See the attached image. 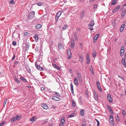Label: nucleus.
Listing matches in <instances>:
<instances>
[{
	"label": "nucleus",
	"mask_w": 126,
	"mask_h": 126,
	"mask_svg": "<svg viewBox=\"0 0 126 126\" xmlns=\"http://www.w3.org/2000/svg\"><path fill=\"white\" fill-rule=\"evenodd\" d=\"M21 116L19 115H17L14 117L12 118L11 119V122H14L17 120H19L21 118Z\"/></svg>",
	"instance_id": "f257e3e1"
},
{
	"label": "nucleus",
	"mask_w": 126,
	"mask_h": 126,
	"mask_svg": "<svg viewBox=\"0 0 126 126\" xmlns=\"http://www.w3.org/2000/svg\"><path fill=\"white\" fill-rule=\"evenodd\" d=\"M42 64H40L39 65H38L37 64L36 62L35 63V66L38 70L40 71H43L44 70V69L41 66Z\"/></svg>",
	"instance_id": "f03ea898"
},
{
	"label": "nucleus",
	"mask_w": 126,
	"mask_h": 126,
	"mask_svg": "<svg viewBox=\"0 0 126 126\" xmlns=\"http://www.w3.org/2000/svg\"><path fill=\"white\" fill-rule=\"evenodd\" d=\"M35 14V12L34 11H32L31 13L28 15V18H29L30 19H32L34 16Z\"/></svg>",
	"instance_id": "7ed1b4c3"
},
{
	"label": "nucleus",
	"mask_w": 126,
	"mask_h": 126,
	"mask_svg": "<svg viewBox=\"0 0 126 126\" xmlns=\"http://www.w3.org/2000/svg\"><path fill=\"white\" fill-rule=\"evenodd\" d=\"M120 7V5H118L112 10V12L114 13H115L116 11H118Z\"/></svg>",
	"instance_id": "20e7f679"
},
{
	"label": "nucleus",
	"mask_w": 126,
	"mask_h": 126,
	"mask_svg": "<svg viewBox=\"0 0 126 126\" xmlns=\"http://www.w3.org/2000/svg\"><path fill=\"white\" fill-rule=\"evenodd\" d=\"M107 99L109 101L110 103L112 102V99L111 97V95L110 94H109L107 95Z\"/></svg>",
	"instance_id": "39448f33"
},
{
	"label": "nucleus",
	"mask_w": 126,
	"mask_h": 126,
	"mask_svg": "<svg viewBox=\"0 0 126 126\" xmlns=\"http://www.w3.org/2000/svg\"><path fill=\"white\" fill-rule=\"evenodd\" d=\"M67 53L68 55V59H70L71 57V52L70 50L69 49L67 50Z\"/></svg>",
	"instance_id": "423d86ee"
},
{
	"label": "nucleus",
	"mask_w": 126,
	"mask_h": 126,
	"mask_svg": "<svg viewBox=\"0 0 126 126\" xmlns=\"http://www.w3.org/2000/svg\"><path fill=\"white\" fill-rule=\"evenodd\" d=\"M96 84L98 88V89H99V91L100 92H102V91L101 87L100 86V84L99 82L98 81H97L96 82Z\"/></svg>",
	"instance_id": "0eeeda50"
},
{
	"label": "nucleus",
	"mask_w": 126,
	"mask_h": 126,
	"mask_svg": "<svg viewBox=\"0 0 126 126\" xmlns=\"http://www.w3.org/2000/svg\"><path fill=\"white\" fill-rule=\"evenodd\" d=\"M77 77L78 79V80L79 82L82 81V79L80 73H78L77 75Z\"/></svg>",
	"instance_id": "6e6552de"
},
{
	"label": "nucleus",
	"mask_w": 126,
	"mask_h": 126,
	"mask_svg": "<svg viewBox=\"0 0 126 126\" xmlns=\"http://www.w3.org/2000/svg\"><path fill=\"white\" fill-rule=\"evenodd\" d=\"M99 36V34H96L95 35L94 37L93 40L94 42H96L97 40L98 39Z\"/></svg>",
	"instance_id": "1a4fd4ad"
},
{
	"label": "nucleus",
	"mask_w": 126,
	"mask_h": 126,
	"mask_svg": "<svg viewBox=\"0 0 126 126\" xmlns=\"http://www.w3.org/2000/svg\"><path fill=\"white\" fill-rule=\"evenodd\" d=\"M52 98L53 100L56 101H59L61 99L60 98L55 96H53L52 97Z\"/></svg>",
	"instance_id": "9d476101"
},
{
	"label": "nucleus",
	"mask_w": 126,
	"mask_h": 126,
	"mask_svg": "<svg viewBox=\"0 0 126 126\" xmlns=\"http://www.w3.org/2000/svg\"><path fill=\"white\" fill-rule=\"evenodd\" d=\"M42 106L43 109H47L48 108L47 105L45 103L42 104Z\"/></svg>",
	"instance_id": "9b49d317"
},
{
	"label": "nucleus",
	"mask_w": 126,
	"mask_h": 126,
	"mask_svg": "<svg viewBox=\"0 0 126 126\" xmlns=\"http://www.w3.org/2000/svg\"><path fill=\"white\" fill-rule=\"evenodd\" d=\"M20 79L24 82L27 83L28 84H29L28 82L26 80V79H25L24 77H23L21 76L20 78Z\"/></svg>",
	"instance_id": "f8f14e48"
},
{
	"label": "nucleus",
	"mask_w": 126,
	"mask_h": 126,
	"mask_svg": "<svg viewBox=\"0 0 126 126\" xmlns=\"http://www.w3.org/2000/svg\"><path fill=\"white\" fill-rule=\"evenodd\" d=\"M86 63L89 64V63L90 62V59L89 58V55L87 54L86 57Z\"/></svg>",
	"instance_id": "ddd939ff"
},
{
	"label": "nucleus",
	"mask_w": 126,
	"mask_h": 126,
	"mask_svg": "<svg viewBox=\"0 0 126 126\" xmlns=\"http://www.w3.org/2000/svg\"><path fill=\"white\" fill-rule=\"evenodd\" d=\"M75 41L74 40L72 39L71 40V47L72 48H73L75 46Z\"/></svg>",
	"instance_id": "4468645a"
},
{
	"label": "nucleus",
	"mask_w": 126,
	"mask_h": 126,
	"mask_svg": "<svg viewBox=\"0 0 126 126\" xmlns=\"http://www.w3.org/2000/svg\"><path fill=\"white\" fill-rule=\"evenodd\" d=\"M122 63L124 65V66L126 68V63L124 58H122Z\"/></svg>",
	"instance_id": "2eb2a0df"
},
{
	"label": "nucleus",
	"mask_w": 126,
	"mask_h": 126,
	"mask_svg": "<svg viewBox=\"0 0 126 126\" xmlns=\"http://www.w3.org/2000/svg\"><path fill=\"white\" fill-rule=\"evenodd\" d=\"M125 26L126 25L125 24H122L121 25L120 29V32H121L123 31V29Z\"/></svg>",
	"instance_id": "dca6fc26"
},
{
	"label": "nucleus",
	"mask_w": 126,
	"mask_h": 126,
	"mask_svg": "<svg viewBox=\"0 0 126 126\" xmlns=\"http://www.w3.org/2000/svg\"><path fill=\"white\" fill-rule=\"evenodd\" d=\"M74 82L75 85L77 86L79 85L78 79L77 78H75L74 80Z\"/></svg>",
	"instance_id": "f3484780"
},
{
	"label": "nucleus",
	"mask_w": 126,
	"mask_h": 126,
	"mask_svg": "<svg viewBox=\"0 0 126 126\" xmlns=\"http://www.w3.org/2000/svg\"><path fill=\"white\" fill-rule=\"evenodd\" d=\"M71 89L72 93L73 94H74V91L73 90V85L72 82L70 83Z\"/></svg>",
	"instance_id": "a211bd4d"
},
{
	"label": "nucleus",
	"mask_w": 126,
	"mask_h": 126,
	"mask_svg": "<svg viewBox=\"0 0 126 126\" xmlns=\"http://www.w3.org/2000/svg\"><path fill=\"white\" fill-rule=\"evenodd\" d=\"M36 120V117L35 116H33L30 119V121L33 122H34Z\"/></svg>",
	"instance_id": "6ab92c4d"
},
{
	"label": "nucleus",
	"mask_w": 126,
	"mask_h": 126,
	"mask_svg": "<svg viewBox=\"0 0 126 126\" xmlns=\"http://www.w3.org/2000/svg\"><path fill=\"white\" fill-rule=\"evenodd\" d=\"M33 37L35 39V40L36 42L38 41L39 38L38 37V35L37 34H36Z\"/></svg>",
	"instance_id": "aec40b11"
},
{
	"label": "nucleus",
	"mask_w": 126,
	"mask_h": 126,
	"mask_svg": "<svg viewBox=\"0 0 126 126\" xmlns=\"http://www.w3.org/2000/svg\"><path fill=\"white\" fill-rule=\"evenodd\" d=\"M29 43H27L26 45L25 51H27L29 49Z\"/></svg>",
	"instance_id": "412c9836"
},
{
	"label": "nucleus",
	"mask_w": 126,
	"mask_h": 126,
	"mask_svg": "<svg viewBox=\"0 0 126 126\" xmlns=\"http://www.w3.org/2000/svg\"><path fill=\"white\" fill-rule=\"evenodd\" d=\"M126 13V10H124V11L121 13V16L122 17V18H123V17L125 16Z\"/></svg>",
	"instance_id": "4be33fe9"
},
{
	"label": "nucleus",
	"mask_w": 126,
	"mask_h": 126,
	"mask_svg": "<svg viewBox=\"0 0 126 126\" xmlns=\"http://www.w3.org/2000/svg\"><path fill=\"white\" fill-rule=\"evenodd\" d=\"M42 26L40 24H38L35 26V27L37 29H39Z\"/></svg>",
	"instance_id": "5701e85b"
},
{
	"label": "nucleus",
	"mask_w": 126,
	"mask_h": 126,
	"mask_svg": "<svg viewBox=\"0 0 126 126\" xmlns=\"http://www.w3.org/2000/svg\"><path fill=\"white\" fill-rule=\"evenodd\" d=\"M62 11H59L57 13V14L56 16V17H59L61 15Z\"/></svg>",
	"instance_id": "b1692460"
},
{
	"label": "nucleus",
	"mask_w": 126,
	"mask_h": 126,
	"mask_svg": "<svg viewBox=\"0 0 126 126\" xmlns=\"http://www.w3.org/2000/svg\"><path fill=\"white\" fill-rule=\"evenodd\" d=\"M52 65L54 68H56L59 70L60 69V67L55 64H52Z\"/></svg>",
	"instance_id": "393cba45"
},
{
	"label": "nucleus",
	"mask_w": 126,
	"mask_h": 126,
	"mask_svg": "<svg viewBox=\"0 0 126 126\" xmlns=\"http://www.w3.org/2000/svg\"><path fill=\"white\" fill-rule=\"evenodd\" d=\"M58 46V48L60 49H63L64 47L63 46L61 43H59Z\"/></svg>",
	"instance_id": "a878e982"
},
{
	"label": "nucleus",
	"mask_w": 126,
	"mask_h": 126,
	"mask_svg": "<svg viewBox=\"0 0 126 126\" xmlns=\"http://www.w3.org/2000/svg\"><path fill=\"white\" fill-rule=\"evenodd\" d=\"M80 113L81 116H83L84 115V110L83 109L81 110L80 111Z\"/></svg>",
	"instance_id": "bb28decb"
},
{
	"label": "nucleus",
	"mask_w": 126,
	"mask_h": 126,
	"mask_svg": "<svg viewBox=\"0 0 126 126\" xmlns=\"http://www.w3.org/2000/svg\"><path fill=\"white\" fill-rule=\"evenodd\" d=\"M85 13V11L84 10H83L81 12V13L80 14L81 16V18L84 16V14Z\"/></svg>",
	"instance_id": "cd10ccee"
},
{
	"label": "nucleus",
	"mask_w": 126,
	"mask_h": 126,
	"mask_svg": "<svg viewBox=\"0 0 126 126\" xmlns=\"http://www.w3.org/2000/svg\"><path fill=\"white\" fill-rule=\"evenodd\" d=\"M93 26H91V25H88V29L90 30L91 31H92L93 30Z\"/></svg>",
	"instance_id": "c85d7f7f"
},
{
	"label": "nucleus",
	"mask_w": 126,
	"mask_h": 126,
	"mask_svg": "<svg viewBox=\"0 0 126 126\" xmlns=\"http://www.w3.org/2000/svg\"><path fill=\"white\" fill-rule=\"evenodd\" d=\"M94 23L93 20L91 21L90 22V23L88 24L89 25H91L92 26H93L94 25Z\"/></svg>",
	"instance_id": "c756f323"
},
{
	"label": "nucleus",
	"mask_w": 126,
	"mask_h": 126,
	"mask_svg": "<svg viewBox=\"0 0 126 126\" xmlns=\"http://www.w3.org/2000/svg\"><path fill=\"white\" fill-rule=\"evenodd\" d=\"M14 80L15 81L18 83H20V81L16 77H15L14 78Z\"/></svg>",
	"instance_id": "7c9ffc66"
},
{
	"label": "nucleus",
	"mask_w": 126,
	"mask_h": 126,
	"mask_svg": "<svg viewBox=\"0 0 126 126\" xmlns=\"http://www.w3.org/2000/svg\"><path fill=\"white\" fill-rule=\"evenodd\" d=\"M94 98L95 100L96 101H97L98 100V96L97 94H94Z\"/></svg>",
	"instance_id": "2f4dec72"
},
{
	"label": "nucleus",
	"mask_w": 126,
	"mask_h": 126,
	"mask_svg": "<svg viewBox=\"0 0 126 126\" xmlns=\"http://www.w3.org/2000/svg\"><path fill=\"white\" fill-rule=\"evenodd\" d=\"M107 107L108 109V110H109L110 111H111L112 112V110H111V107L108 105H107Z\"/></svg>",
	"instance_id": "473e14b6"
},
{
	"label": "nucleus",
	"mask_w": 126,
	"mask_h": 126,
	"mask_svg": "<svg viewBox=\"0 0 126 126\" xmlns=\"http://www.w3.org/2000/svg\"><path fill=\"white\" fill-rule=\"evenodd\" d=\"M111 122V124L112 126H114V122L113 120V119H112L110 120Z\"/></svg>",
	"instance_id": "72a5a7b5"
},
{
	"label": "nucleus",
	"mask_w": 126,
	"mask_h": 126,
	"mask_svg": "<svg viewBox=\"0 0 126 126\" xmlns=\"http://www.w3.org/2000/svg\"><path fill=\"white\" fill-rule=\"evenodd\" d=\"M74 38L76 40H77L78 39V37H77V33H74Z\"/></svg>",
	"instance_id": "f704fd0d"
},
{
	"label": "nucleus",
	"mask_w": 126,
	"mask_h": 126,
	"mask_svg": "<svg viewBox=\"0 0 126 126\" xmlns=\"http://www.w3.org/2000/svg\"><path fill=\"white\" fill-rule=\"evenodd\" d=\"M117 1L115 0H113L111 4L112 5H114L116 3Z\"/></svg>",
	"instance_id": "c9c22d12"
},
{
	"label": "nucleus",
	"mask_w": 126,
	"mask_h": 126,
	"mask_svg": "<svg viewBox=\"0 0 126 126\" xmlns=\"http://www.w3.org/2000/svg\"><path fill=\"white\" fill-rule=\"evenodd\" d=\"M64 118L65 117H63L62 118L61 121V123H64L65 122V121H64Z\"/></svg>",
	"instance_id": "e433bc0d"
},
{
	"label": "nucleus",
	"mask_w": 126,
	"mask_h": 126,
	"mask_svg": "<svg viewBox=\"0 0 126 126\" xmlns=\"http://www.w3.org/2000/svg\"><path fill=\"white\" fill-rule=\"evenodd\" d=\"M43 4V3L40 2L38 3H37V5L39 6H42Z\"/></svg>",
	"instance_id": "4c0bfd02"
},
{
	"label": "nucleus",
	"mask_w": 126,
	"mask_h": 126,
	"mask_svg": "<svg viewBox=\"0 0 126 126\" xmlns=\"http://www.w3.org/2000/svg\"><path fill=\"white\" fill-rule=\"evenodd\" d=\"M124 50H123V51H120V55L121 56H122L124 54Z\"/></svg>",
	"instance_id": "58836bf2"
},
{
	"label": "nucleus",
	"mask_w": 126,
	"mask_h": 126,
	"mask_svg": "<svg viewBox=\"0 0 126 126\" xmlns=\"http://www.w3.org/2000/svg\"><path fill=\"white\" fill-rule=\"evenodd\" d=\"M55 94L57 96H58L59 97H60L61 96L58 93L55 92Z\"/></svg>",
	"instance_id": "ea45409f"
},
{
	"label": "nucleus",
	"mask_w": 126,
	"mask_h": 126,
	"mask_svg": "<svg viewBox=\"0 0 126 126\" xmlns=\"http://www.w3.org/2000/svg\"><path fill=\"white\" fill-rule=\"evenodd\" d=\"M72 105L74 107H75L76 105L75 101H72Z\"/></svg>",
	"instance_id": "a19ab883"
},
{
	"label": "nucleus",
	"mask_w": 126,
	"mask_h": 126,
	"mask_svg": "<svg viewBox=\"0 0 126 126\" xmlns=\"http://www.w3.org/2000/svg\"><path fill=\"white\" fill-rule=\"evenodd\" d=\"M9 2L10 4H13L15 3L13 0H9Z\"/></svg>",
	"instance_id": "79ce46f5"
},
{
	"label": "nucleus",
	"mask_w": 126,
	"mask_h": 126,
	"mask_svg": "<svg viewBox=\"0 0 126 126\" xmlns=\"http://www.w3.org/2000/svg\"><path fill=\"white\" fill-rule=\"evenodd\" d=\"M116 120L117 122H118L120 120V119H119V116L118 115H116Z\"/></svg>",
	"instance_id": "37998d69"
},
{
	"label": "nucleus",
	"mask_w": 126,
	"mask_h": 126,
	"mask_svg": "<svg viewBox=\"0 0 126 126\" xmlns=\"http://www.w3.org/2000/svg\"><path fill=\"white\" fill-rule=\"evenodd\" d=\"M68 26L67 25H64L63 27L62 28V29L63 30H65L66 29V28Z\"/></svg>",
	"instance_id": "c03bdc74"
},
{
	"label": "nucleus",
	"mask_w": 126,
	"mask_h": 126,
	"mask_svg": "<svg viewBox=\"0 0 126 126\" xmlns=\"http://www.w3.org/2000/svg\"><path fill=\"white\" fill-rule=\"evenodd\" d=\"M82 126H85L86 123L85 121H83L82 122Z\"/></svg>",
	"instance_id": "a18cd8bd"
},
{
	"label": "nucleus",
	"mask_w": 126,
	"mask_h": 126,
	"mask_svg": "<svg viewBox=\"0 0 126 126\" xmlns=\"http://www.w3.org/2000/svg\"><path fill=\"white\" fill-rule=\"evenodd\" d=\"M96 120L97 123V126H99V125H100V123H99V122L98 120H97L96 119Z\"/></svg>",
	"instance_id": "49530a36"
},
{
	"label": "nucleus",
	"mask_w": 126,
	"mask_h": 126,
	"mask_svg": "<svg viewBox=\"0 0 126 126\" xmlns=\"http://www.w3.org/2000/svg\"><path fill=\"white\" fill-rule=\"evenodd\" d=\"M124 49L125 48L124 46H122L121 47V49L120 51H123V50H124Z\"/></svg>",
	"instance_id": "de8ad7c7"
},
{
	"label": "nucleus",
	"mask_w": 126,
	"mask_h": 126,
	"mask_svg": "<svg viewBox=\"0 0 126 126\" xmlns=\"http://www.w3.org/2000/svg\"><path fill=\"white\" fill-rule=\"evenodd\" d=\"M74 113H73L70 115H68V117L70 118L73 117H74Z\"/></svg>",
	"instance_id": "09e8293b"
},
{
	"label": "nucleus",
	"mask_w": 126,
	"mask_h": 126,
	"mask_svg": "<svg viewBox=\"0 0 126 126\" xmlns=\"http://www.w3.org/2000/svg\"><path fill=\"white\" fill-rule=\"evenodd\" d=\"M122 112L123 114L124 115H126V112L124 110H122Z\"/></svg>",
	"instance_id": "8fccbe9b"
},
{
	"label": "nucleus",
	"mask_w": 126,
	"mask_h": 126,
	"mask_svg": "<svg viewBox=\"0 0 126 126\" xmlns=\"http://www.w3.org/2000/svg\"><path fill=\"white\" fill-rule=\"evenodd\" d=\"M110 120L112 119H113V117L112 115L110 114Z\"/></svg>",
	"instance_id": "3c124183"
},
{
	"label": "nucleus",
	"mask_w": 126,
	"mask_h": 126,
	"mask_svg": "<svg viewBox=\"0 0 126 126\" xmlns=\"http://www.w3.org/2000/svg\"><path fill=\"white\" fill-rule=\"evenodd\" d=\"M12 44L13 45H16V43L15 41H13L12 43Z\"/></svg>",
	"instance_id": "603ef678"
},
{
	"label": "nucleus",
	"mask_w": 126,
	"mask_h": 126,
	"mask_svg": "<svg viewBox=\"0 0 126 126\" xmlns=\"http://www.w3.org/2000/svg\"><path fill=\"white\" fill-rule=\"evenodd\" d=\"M24 36L27 35L28 34V33L27 32H25L24 33Z\"/></svg>",
	"instance_id": "864d4df0"
},
{
	"label": "nucleus",
	"mask_w": 126,
	"mask_h": 126,
	"mask_svg": "<svg viewBox=\"0 0 126 126\" xmlns=\"http://www.w3.org/2000/svg\"><path fill=\"white\" fill-rule=\"evenodd\" d=\"M83 58L79 59V61L81 63H82L83 62Z\"/></svg>",
	"instance_id": "5fc2aeb1"
},
{
	"label": "nucleus",
	"mask_w": 126,
	"mask_h": 126,
	"mask_svg": "<svg viewBox=\"0 0 126 126\" xmlns=\"http://www.w3.org/2000/svg\"><path fill=\"white\" fill-rule=\"evenodd\" d=\"M118 78H120L122 80H124V79L123 77H122L121 76H119L118 75Z\"/></svg>",
	"instance_id": "6e6d98bb"
},
{
	"label": "nucleus",
	"mask_w": 126,
	"mask_h": 126,
	"mask_svg": "<svg viewBox=\"0 0 126 126\" xmlns=\"http://www.w3.org/2000/svg\"><path fill=\"white\" fill-rule=\"evenodd\" d=\"M4 123L3 122L1 123L0 124V126H3L4 125Z\"/></svg>",
	"instance_id": "4d7b16f0"
},
{
	"label": "nucleus",
	"mask_w": 126,
	"mask_h": 126,
	"mask_svg": "<svg viewBox=\"0 0 126 126\" xmlns=\"http://www.w3.org/2000/svg\"><path fill=\"white\" fill-rule=\"evenodd\" d=\"M59 17H56V16H55V21L56 22H57V21H58V18Z\"/></svg>",
	"instance_id": "13d9d810"
},
{
	"label": "nucleus",
	"mask_w": 126,
	"mask_h": 126,
	"mask_svg": "<svg viewBox=\"0 0 126 126\" xmlns=\"http://www.w3.org/2000/svg\"><path fill=\"white\" fill-rule=\"evenodd\" d=\"M15 57H16V55H15L14 54H13V56L12 57V60H13L14 59H15Z\"/></svg>",
	"instance_id": "bf43d9fd"
},
{
	"label": "nucleus",
	"mask_w": 126,
	"mask_h": 126,
	"mask_svg": "<svg viewBox=\"0 0 126 126\" xmlns=\"http://www.w3.org/2000/svg\"><path fill=\"white\" fill-rule=\"evenodd\" d=\"M92 69H93V68L92 67L91 69V68L90 69V70L91 72L92 73H94V71H93V70H92Z\"/></svg>",
	"instance_id": "052dcab7"
},
{
	"label": "nucleus",
	"mask_w": 126,
	"mask_h": 126,
	"mask_svg": "<svg viewBox=\"0 0 126 126\" xmlns=\"http://www.w3.org/2000/svg\"><path fill=\"white\" fill-rule=\"evenodd\" d=\"M97 7V5L96 4L94 5V6L93 7V8L95 9Z\"/></svg>",
	"instance_id": "680f3d73"
},
{
	"label": "nucleus",
	"mask_w": 126,
	"mask_h": 126,
	"mask_svg": "<svg viewBox=\"0 0 126 126\" xmlns=\"http://www.w3.org/2000/svg\"><path fill=\"white\" fill-rule=\"evenodd\" d=\"M96 56V53H93V57H95Z\"/></svg>",
	"instance_id": "e2e57ef3"
},
{
	"label": "nucleus",
	"mask_w": 126,
	"mask_h": 126,
	"mask_svg": "<svg viewBox=\"0 0 126 126\" xmlns=\"http://www.w3.org/2000/svg\"><path fill=\"white\" fill-rule=\"evenodd\" d=\"M18 61H16V62H15L14 63V64H15V65H16L18 63Z\"/></svg>",
	"instance_id": "0e129e2a"
},
{
	"label": "nucleus",
	"mask_w": 126,
	"mask_h": 126,
	"mask_svg": "<svg viewBox=\"0 0 126 126\" xmlns=\"http://www.w3.org/2000/svg\"><path fill=\"white\" fill-rule=\"evenodd\" d=\"M64 124V123H60V124L59 126H62Z\"/></svg>",
	"instance_id": "69168bd1"
},
{
	"label": "nucleus",
	"mask_w": 126,
	"mask_h": 126,
	"mask_svg": "<svg viewBox=\"0 0 126 126\" xmlns=\"http://www.w3.org/2000/svg\"><path fill=\"white\" fill-rule=\"evenodd\" d=\"M69 70L70 71V72L71 73H73V71L70 68H69Z\"/></svg>",
	"instance_id": "338daca9"
},
{
	"label": "nucleus",
	"mask_w": 126,
	"mask_h": 126,
	"mask_svg": "<svg viewBox=\"0 0 126 126\" xmlns=\"http://www.w3.org/2000/svg\"><path fill=\"white\" fill-rule=\"evenodd\" d=\"M51 107L55 109V107L53 105H51Z\"/></svg>",
	"instance_id": "774afa93"
}]
</instances>
